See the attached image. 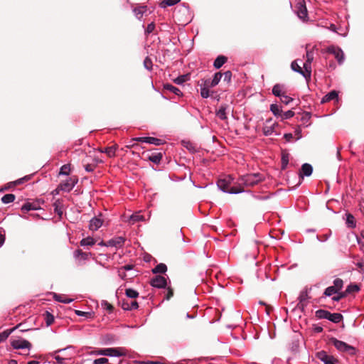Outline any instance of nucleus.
<instances>
[{
  "mask_svg": "<svg viewBox=\"0 0 364 364\" xmlns=\"http://www.w3.org/2000/svg\"><path fill=\"white\" fill-rule=\"evenodd\" d=\"M144 65L145 68L147 69L148 70H151L152 61H151V60L149 57H146L144 59Z\"/></svg>",
  "mask_w": 364,
  "mask_h": 364,
  "instance_id": "47",
  "label": "nucleus"
},
{
  "mask_svg": "<svg viewBox=\"0 0 364 364\" xmlns=\"http://www.w3.org/2000/svg\"><path fill=\"white\" fill-rule=\"evenodd\" d=\"M306 298H307L306 294H304V293L301 294L299 297V304H301L303 301H304L306 299Z\"/></svg>",
  "mask_w": 364,
  "mask_h": 364,
  "instance_id": "60",
  "label": "nucleus"
},
{
  "mask_svg": "<svg viewBox=\"0 0 364 364\" xmlns=\"http://www.w3.org/2000/svg\"><path fill=\"white\" fill-rule=\"evenodd\" d=\"M313 171V168L311 165L309 164H304L301 166V169L300 171V177L303 178L304 176H309L311 175Z\"/></svg>",
  "mask_w": 364,
  "mask_h": 364,
  "instance_id": "15",
  "label": "nucleus"
},
{
  "mask_svg": "<svg viewBox=\"0 0 364 364\" xmlns=\"http://www.w3.org/2000/svg\"><path fill=\"white\" fill-rule=\"evenodd\" d=\"M29 179V176H25L23 178H21L20 179L16 180V181L13 182V185H18L21 184L24 181H27Z\"/></svg>",
  "mask_w": 364,
  "mask_h": 364,
  "instance_id": "58",
  "label": "nucleus"
},
{
  "mask_svg": "<svg viewBox=\"0 0 364 364\" xmlns=\"http://www.w3.org/2000/svg\"><path fill=\"white\" fill-rule=\"evenodd\" d=\"M294 115V112L291 110H288L284 113H282V119H287L293 117Z\"/></svg>",
  "mask_w": 364,
  "mask_h": 364,
  "instance_id": "46",
  "label": "nucleus"
},
{
  "mask_svg": "<svg viewBox=\"0 0 364 364\" xmlns=\"http://www.w3.org/2000/svg\"><path fill=\"white\" fill-rule=\"evenodd\" d=\"M70 168L69 164H65L60 168V174L68 176L70 173Z\"/></svg>",
  "mask_w": 364,
  "mask_h": 364,
  "instance_id": "45",
  "label": "nucleus"
},
{
  "mask_svg": "<svg viewBox=\"0 0 364 364\" xmlns=\"http://www.w3.org/2000/svg\"><path fill=\"white\" fill-rule=\"evenodd\" d=\"M12 346L15 349H30L31 348V344L26 340L18 339L12 342Z\"/></svg>",
  "mask_w": 364,
  "mask_h": 364,
  "instance_id": "10",
  "label": "nucleus"
},
{
  "mask_svg": "<svg viewBox=\"0 0 364 364\" xmlns=\"http://www.w3.org/2000/svg\"><path fill=\"white\" fill-rule=\"evenodd\" d=\"M289 154L283 152L282 155V169H285L289 164Z\"/></svg>",
  "mask_w": 364,
  "mask_h": 364,
  "instance_id": "38",
  "label": "nucleus"
},
{
  "mask_svg": "<svg viewBox=\"0 0 364 364\" xmlns=\"http://www.w3.org/2000/svg\"><path fill=\"white\" fill-rule=\"evenodd\" d=\"M346 224L349 228H355L356 227V222L354 216L350 213L346 214Z\"/></svg>",
  "mask_w": 364,
  "mask_h": 364,
  "instance_id": "19",
  "label": "nucleus"
},
{
  "mask_svg": "<svg viewBox=\"0 0 364 364\" xmlns=\"http://www.w3.org/2000/svg\"><path fill=\"white\" fill-rule=\"evenodd\" d=\"M200 95L203 98H208L210 96V91L208 87H204L200 89Z\"/></svg>",
  "mask_w": 364,
  "mask_h": 364,
  "instance_id": "49",
  "label": "nucleus"
},
{
  "mask_svg": "<svg viewBox=\"0 0 364 364\" xmlns=\"http://www.w3.org/2000/svg\"><path fill=\"white\" fill-rule=\"evenodd\" d=\"M337 291H340V290L342 289L343 287V282L341 279L337 278L334 279L333 281V286Z\"/></svg>",
  "mask_w": 364,
  "mask_h": 364,
  "instance_id": "42",
  "label": "nucleus"
},
{
  "mask_svg": "<svg viewBox=\"0 0 364 364\" xmlns=\"http://www.w3.org/2000/svg\"><path fill=\"white\" fill-rule=\"evenodd\" d=\"M72 348V346H68V347H67L65 348L58 349V350L54 351L53 353H50V355L51 356H53V358H55V360H56V362L58 364H63L65 359L64 358H62V357L59 356V355H55V354L58 353H60V352H62V351H63V350H66L68 348Z\"/></svg>",
  "mask_w": 364,
  "mask_h": 364,
  "instance_id": "24",
  "label": "nucleus"
},
{
  "mask_svg": "<svg viewBox=\"0 0 364 364\" xmlns=\"http://www.w3.org/2000/svg\"><path fill=\"white\" fill-rule=\"evenodd\" d=\"M314 60V53L312 50H306V60L309 63H312Z\"/></svg>",
  "mask_w": 364,
  "mask_h": 364,
  "instance_id": "56",
  "label": "nucleus"
},
{
  "mask_svg": "<svg viewBox=\"0 0 364 364\" xmlns=\"http://www.w3.org/2000/svg\"><path fill=\"white\" fill-rule=\"evenodd\" d=\"M179 1L180 0H163L160 4V6L164 9L167 6H172Z\"/></svg>",
  "mask_w": 364,
  "mask_h": 364,
  "instance_id": "35",
  "label": "nucleus"
},
{
  "mask_svg": "<svg viewBox=\"0 0 364 364\" xmlns=\"http://www.w3.org/2000/svg\"><path fill=\"white\" fill-rule=\"evenodd\" d=\"M296 14L299 18L304 21L308 16L306 6L301 3L298 4L296 7Z\"/></svg>",
  "mask_w": 364,
  "mask_h": 364,
  "instance_id": "13",
  "label": "nucleus"
},
{
  "mask_svg": "<svg viewBox=\"0 0 364 364\" xmlns=\"http://www.w3.org/2000/svg\"><path fill=\"white\" fill-rule=\"evenodd\" d=\"M329 314V311L326 310L319 309L316 311V316L318 318L327 319Z\"/></svg>",
  "mask_w": 364,
  "mask_h": 364,
  "instance_id": "39",
  "label": "nucleus"
},
{
  "mask_svg": "<svg viewBox=\"0 0 364 364\" xmlns=\"http://www.w3.org/2000/svg\"><path fill=\"white\" fill-rule=\"evenodd\" d=\"M101 215L98 217L92 218L90 221L89 228L92 231L97 230L103 224V220L101 218Z\"/></svg>",
  "mask_w": 364,
  "mask_h": 364,
  "instance_id": "9",
  "label": "nucleus"
},
{
  "mask_svg": "<svg viewBox=\"0 0 364 364\" xmlns=\"http://www.w3.org/2000/svg\"><path fill=\"white\" fill-rule=\"evenodd\" d=\"M53 298L55 299V301L64 304H69L73 301V299L67 298L65 295L57 294L55 293L53 294Z\"/></svg>",
  "mask_w": 364,
  "mask_h": 364,
  "instance_id": "22",
  "label": "nucleus"
},
{
  "mask_svg": "<svg viewBox=\"0 0 364 364\" xmlns=\"http://www.w3.org/2000/svg\"><path fill=\"white\" fill-rule=\"evenodd\" d=\"M221 77H222V74L220 72L216 73H215L213 78L210 81L207 80L205 82V83L208 87H213L219 83V82L221 80Z\"/></svg>",
  "mask_w": 364,
  "mask_h": 364,
  "instance_id": "16",
  "label": "nucleus"
},
{
  "mask_svg": "<svg viewBox=\"0 0 364 364\" xmlns=\"http://www.w3.org/2000/svg\"><path fill=\"white\" fill-rule=\"evenodd\" d=\"M36 209V208L31 203H29L24 204L21 208V210L25 212Z\"/></svg>",
  "mask_w": 364,
  "mask_h": 364,
  "instance_id": "52",
  "label": "nucleus"
},
{
  "mask_svg": "<svg viewBox=\"0 0 364 364\" xmlns=\"http://www.w3.org/2000/svg\"><path fill=\"white\" fill-rule=\"evenodd\" d=\"M127 355V350L124 348H104V355L109 357H122Z\"/></svg>",
  "mask_w": 364,
  "mask_h": 364,
  "instance_id": "5",
  "label": "nucleus"
},
{
  "mask_svg": "<svg viewBox=\"0 0 364 364\" xmlns=\"http://www.w3.org/2000/svg\"><path fill=\"white\" fill-rule=\"evenodd\" d=\"M54 321V317L52 314H50L49 312H46V322L47 326L51 325Z\"/></svg>",
  "mask_w": 364,
  "mask_h": 364,
  "instance_id": "50",
  "label": "nucleus"
},
{
  "mask_svg": "<svg viewBox=\"0 0 364 364\" xmlns=\"http://www.w3.org/2000/svg\"><path fill=\"white\" fill-rule=\"evenodd\" d=\"M164 89L167 91H169L172 93H174L177 96L182 95V92L178 87H176L171 84L164 85Z\"/></svg>",
  "mask_w": 364,
  "mask_h": 364,
  "instance_id": "23",
  "label": "nucleus"
},
{
  "mask_svg": "<svg viewBox=\"0 0 364 364\" xmlns=\"http://www.w3.org/2000/svg\"><path fill=\"white\" fill-rule=\"evenodd\" d=\"M122 306L123 309L128 311L136 309L138 308V303L136 301H131L130 302L128 301H124Z\"/></svg>",
  "mask_w": 364,
  "mask_h": 364,
  "instance_id": "17",
  "label": "nucleus"
},
{
  "mask_svg": "<svg viewBox=\"0 0 364 364\" xmlns=\"http://www.w3.org/2000/svg\"><path fill=\"white\" fill-rule=\"evenodd\" d=\"M154 28H155V24H154V23L151 22V23L148 24V26L145 30V33L149 34V33H152L154 31Z\"/></svg>",
  "mask_w": 364,
  "mask_h": 364,
  "instance_id": "54",
  "label": "nucleus"
},
{
  "mask_svg": "<svg viewBox=\"0 0 364 364\" xmlns=\"http://www.w3.org/2000/svg\"><path fill=\"white\" fill-rule=\"evenodd\" d=\"M108 361H109L108 359L106 358H100L95 359L92 363L93 364H105V363H107Z\"/></svg>",
  "mask_w": 364,
  "mask_h": 364,
  "instance_id": "55",
  "label": "nucleus"
},
{
  "mask_svg": "<svg viewBox=\"0 0 364 364\" xmlns=\"http://www.w3.org/2000/svg\"><path fill=\"white\" fill-rule=\"evenodd\" d=\"M227 61V58L223 55H219L214 61L213 65L215 68L219 69Z\"/></svg>",
  "mask_w": 364,
  "mask_h": 364,
  "instance_id": "26",
  "label": "nucleus"
},
{
  "mask_svg": "<svg viewBox=\"0 0 364 364\" xmlns=\"http://www.w3.org/2000/svg\"><path fill=\"white\" fill-rule=\"evenodd\" d=\"M284 138L287 140V141H291V139L293 138L292 134L288 133L284 134Z\"/></svg>",
  "mask_w": 364,
  "mask_h": 364,
  "instance_id": "62",
  "label": "nucleus"
},
{
  "mask_svg": "<svg viewBox=\"0 0 364 364\" xmlns=\"http://www.w3.org/2000/svg\"><path fill=\"white\" fill-rule=\"evenodd\" d=\"M311 63H309L308 61H306L304 63V74L305 75V76H304V77L306 79L310 77V76H311Z\"/></svg>",
  "mask_w": 364,
  "mask_h": 364,
  "instance_id": "30",
  "label": "nucleus"
},
{
  "mask_svg": "<svg viewBox=\"0 0 364 364\" xmlns=\"http://www.w3.org/2000/svg\"><path fill=\"white\" fill-rule=\"evenodd\" d=\"M337 293H338V291H337L333 286L327 287L324 291V295L326 296H331Z\"/></svg>",
  "mask_w": 364,
  "mask_h": 364,
  "instance_id": "43",
  "label": "nucleus"
},
{
  "mask_svg": "<svg viewBox=\"0 0 364 364\" xmlns=\"http://www.w3.org/2000/svg\"><path fill=\"white\" fill-rule=\"evenodd\" d=\"M279 124L277 122H273L272 119L266 120L262 131L265 136L279 135L280 132L278 130Z\"/></svg>",
  "mask_w": 364,
  "mask_h": 364,
  "instance_id": "4",
  "label": "nucleus"
},
{
  "mask_svg": "<svg viewBox=\"0 0 364 364\" xmlns=\"http://www.w3.org/2000/svg\"><path fill=\"white\" fill-rule=\"evenodd\" d=\"M331 343L335 348L341 353H346L350 355H354L356 354V348L343 341H339L336 338H332Z\"/></svg>",
  "mask_w": 364,
  "mask_h": 364,
  "instance_id": "3",
  "label": "nucleus"
},
{
  "mask_svg": "<svg viewBox=\"0 0 364 364\" xmlns=\"http://www.w3.org/2000/svg\"><path fill=\"white\" fill-rule=\"evenodd\" d=\"M148 8L146 6H139L133 9V12L138 19H141L144 14L146 15Z\"/></svg>",
  "mask_w": 364,
  "mask_h": 364,
  "instance_id": "14",
  "label": "nucleus"
},
{
  "mask_svg": "<svg viewBox=\"0 0 364 364\" xmlns=\"http://www.w3.org/2000/svg\"><path fill=\"white\" fill-rule=\"evenodd\" d=\"M227 108L226 105H221L216 112V116L222 119L225 120L227 119Z\"/></svg>",
  "mask_w": 364,
  "mask_h": 364,
  "instance_id": "20",
  "label": "nucleus"
},
{
  "mask_svg": "<svg viewBox=\"0 0 364 364\" xmlns=\"http://www.w3.org/2000/svg\"><path fill=\"white\" fill-rule=\"evenodd\" d=\"M166 284V279L163 276H156L151 280V285L156 288H164Z\"/></svg>",
  "mask_w": 364,
  "mask_h": 364,
  "instance_id": "8",
  "label": "nucleus"
},
{
  "mask_svg": "<svg viewBox=\"0 0 364 364\" xmlns=\"http://www.w3.org/2000/svg\"><path fill=\"white\" fill-rule=\"evenodd\" d=\"M326 52L333 55L339 64H342L344 61V53L343 50L337 46H330L326 48Z\"/></svg>",
  "mask_w": 364,
  "mask_h": 364,
  "instance_id": "6",
  "label": "nucleus"
},
{
  "mask_svg": "<svg viewBox=\"0 0 364 364\" xmlns=\"http://www.w3.org/2000/svg\"><path fill=\"white\" fill-rule=\"evenodd\" d=\"M272 93L277 97H281L284 93L282 92V86L279 84H276L272 88Z\"/></svg>",
  "mask_w": 364,
  "mask_h": 364,
  "instance_id": "33",
  "label": "nucleus"
},
{
  "mask_svg": "<svg viewBox=\"0 0 364 364\" xmlns=\"http://www.w3.org/2000/svg\"><path fill=\"white\" fill-rule=\"evenodd\" d=\"M144 216L140 215L139 213H136L133 215H132L129 218V222L132 224L135 223L136 222L144 220Z\"/></svg>",
  "mask_w": 364,
  "mask_h": 364,
  "instance_id": "34",
  "label": "nucleus"
},
{
  "mask_svg": "<svg viewBox=\"0 0 364 364\" xmlns=\"http://www.w3.org/2000/svg\"><path fill=\"white\" fill-rule=\"evenodd\" d=\"M338 92L336 91H331L322 98L321 102L325 103L331 100H338Z\"/></svg>",
  "mask_w": 364,
  "mask_h": 364,
  "instance_id": "18",
  "label": "nucleus"
},
{
  "mask_svg": "<svg viewBox=\"0 0 364 364\" xmlns=\"http://www.w3.org/2000/svg\"><path fill=\"white\" fill-rule=\"evenodd\" d=\"M124 238L122 237H116L107 241L106 246L121 247L124 243Z\"/></svg>",
  "mask_w": 364,
  "mask_h": 364,
  "instance_id": "12",
  "label": "nucleus"
},
{
  "mask_svg": "<svg viewBox=\"0 0 364 364\" xmlns=\"http://www.w3.org/2000/svg\"><path fill=\"white\" fill-rule=\"evenodd\" d=\"M86 171L87 172H92L93 171V167L92 165L87 164L85 167Z\"/></svg>",
  "mask_w": 364,
  "mask_h": 364,
  "instance_id": "64",
  "label": "nucleus"
},
{
  "mask_svg": "<svg viewBox=\"0 0 364 364\" xmlns=\"http://www.w3.org/2000/svg\"><path fill=\"white\" fill-rule=\"evenodd\" d=\"M148 159L151 162L159 164L162 159L161 153H153L148 156Z\"/></svg>",
  "mask_w": 364,
  "mask_h": 364,
  "instance_id": "27",
  "label": "nucleus"
},
{
  "mask_svg": "<svg viewBox=\"0 0 364 364\" xmlns=\"http://www.w3.org/2000/svg\"><path fill=\"white\" fill-rule=\"evenodd\" d=\"M95 240L90 237L84 238L80 241V245L82 246H88V245L92 246V245H95Z\"/></svg>",
  "mask_w": 364,
  "mask_h": 364,
  "instance_id": "40",
  "label": "nucleus"
},
{
  "mask_svg": "<svg viewBox=\"0 0 364 364\" xmlns=\"http://www.w3.org/2000/svg\"><path fill=\"white\" fill-rule=\"evenodd\" d=\"M233 178L231 176H226L218 181L217 186L222 191L230 194H237L244 191L242 187L231 186Z\"/></svg>",
  "mask_w": 364,
  "mask_h": 364,
  "instance_id": "1",
  "label": "nucleus"
},
{
  "mask_svg": "<svg viewBox=\"0 0 364 364\" xmlns=\"http://www.w3.org/2000/svg\"><path fill=\"white\" fill-rule=\"evenodd\" d=\"M117 148L115 146L107 147L105 149H102L101 152L106 153L109 157H113L115 156Z\"/></svg>",
  "mask_w": 364,
  "mask_h": 364,
  "instance_id": "28",
  "label": "nucleus"
},
{
  "mask_svg": "<svg viewBox=\"0 0 364 364\" xmlns=\"http://www.w3.org/2000/svg\"><path fill=\"white\" fill-rule=\"evenodd\" d=\"M316 237L319 241L325 242L328 239L329 235L326 234V235H322L321 237H319L318 236H317Z\"/></svg>",
  "mask_w": 364,
  "mask_h": 364,
  "instance_id": "61",
  "label": "nucleus"
},
{
  "mask_svg": "<svg viewBox=\"0 0 364 364\" xmlns=\"http://www.w3.org/2000/svg\"><path fill=\"white\" fill-rule=\"evenodd\" d=\"M291 68L294 71L302 75L303 76H305V75L304 74V70H302L300 65L298 63L297 60H294L291 63Z\"/></svg>",
  "mask_w": 364,
  "mask_h": 364,
  "instance_id": "29",
  "label": "nucleus"
},
{
  "mask_svg": "<svg viewBox=\"0 0 364 364\" xmlns=\"http://www.w3.org/2000/svg\"><path fill=\"white\" fill-rule=\"evenodd\" d=\"M15 198H16V196L14 194H11V193L6 194L1 198V202L4 204H8V203L14 202Z\"/></svg>",
  "mask_w": 364,
  "mask_h": 364,
  "instance_id": "31",
  "label": "nucleus"
},
{
  "mask_svg": "<svg viewBox=\"0 0 364 364\" xmlns=\"http://www.w3.org/2000/svg\"><path fill=\"white\" fill-rule=\"evenodd\" d=\"M270 110L274 116H281L282 113V109L276 104H272L270 106Z\"/></svg>",
  "mask_w": 364,
  "mask_h": 364,
  "instance_id": "36",
  "label": "nucleus"
},
{
  "mask_svg": "<svg viewBox=\"0 0 364 364\" xmlns=\"http://www.w3.org/2000/svg\"><path fill=\"white\" fill-rule=\"evenodd\" d=\"M359 287L357 285H349L346 289V293H350L351 291H358Z\"/></svg>",
  "mask_w": 364,
  "mask_h": 364,
  "instance_id": "57",
  "label": "nucleus"
},
{
  "mask_svg": "<svg viewBox=\"0 0 364 364\" xmlns=\"http://www.w3.org/2000/svg\"><path fill=\"white\" fill-rule=\"evenodd\" d=\"M188 79H189V77L188 75H180L178 77H176V79H174L173 82L177 85H182L183 83H184L185 82L188 80Z\"/></svg>",
  "mask_w": 364,
  "mask_h": 364,
  "instance_id": "41",
  "label": "nucleus"
},
{
  "mask_svg": "<svg viewBox=\"0 0 364 364\" xmlns=\"http://www.w3.org/2000/svg\"><path fill=\"white\" fill-rule=\"evenodd\" d=\"M7 337H8V333H6L5 332L0 333V342L4 341V339H6Z\"/></svg>",
  "mask_w": 364,
  "mask_h": 364,
  "instance_id": "63",
  "label": "nucleus"
},
{
  "mask_svg": "<svg viewBox=\"0 0 364 364\" xmlns=\"http://www.w3.org/2000/svg\"><path fill=\"white\" fill-rule=\"evenodd\" d=\"M167 270V267H166V265L163 264V263H160L159 264H157L154 269H153V272L156 274V273H161V274H163V273H165Z\"/></svg>",
  "mask_w": 364,
  "mask_h": 364,
  "instance_id": "32",
  "label": "nucleus"
},
{
  "mask_svg": "<svg viewBox=\"0 0 364 364\" xmlns=\"http://www.w3.org/2000/svg\"><path fill=\"white\" fill-rule=\"evenodd\" d=\"M77 182V179L75 178H69L61 182L58 188L65 192H70L74 188Z\"/></svg>",
  "mask_w": 364,
  "mask_h": 364,
  "instance_id": "7",
  "label": "nucleus"
},
{
  "mask_svg": "<svg viewBox=\"0 0 364 364\" xmlns=\"http://www.w3.org/2000/svg\"><path fill=\"white\" fill-rule=\"evenodd\" d=\"M90 255V253L83 252L80 250H78L75 252V257L77 258H80L83 260L87 259Z\"/></svg>",
  "mask_w": 364,
  "mask_h": 364,
  "instance_id": "37",
  "label": "nucleus"
},
{
  "mask_svg": "<svg viewBox=\"0 0 364 364\" xmlns=\"http://www.w3.org/2000/svg\"><path fill=\"white\" fill-rule=\"evenodd\" d=\"M263 176L259 173H251L242 176L240 178L239 187L241 185L245 186H253L263 180Z\"/></svg>",
  "mask_w": 364,
  "mask_h": 364,
  "instance_id": "2",
  "label": "nucleus"
},
{
  "mask_svg": "<svg viewBox=\"0 0 364 364\" xmlns=\"http://www.w3.org/2000/svg\"><path fill=\"white\" fill-rule=\"evenodd\" d=\"M54 207H55V211L57 213V214L59 215V216H61L62 214H63V210H61L60 208H59L57 202H55L54 203Z\"/></svg>",
  "mask_w": 364,
  "mask_h": 364,
  "instance_id": "59",
  "label": "nucleus"
},
{
  "mask_svg": "<svg viewBox=\"0 0 364 364\" xmlns=\"http://www.w3.org/2000/svg\"><path fill=\"white\" fill-rule=\"evenodd\" d=\"M317 357L320 359L324 364L327 363V362L331 361L333 359V358L331 355H328L325 351H320L317 354Z\"/></svg>",
  "mask_w": 364,
  "mask_h": 364,
  "instance_id": "25",
  "label": "nucleus"
},
{
  "mask_svg": "<svg viewBox=\"0 0 364 364\" xmlns=\"http://www.w3.org/2000/svg\"><path fill=\"white\" fill-rule=\"evenodd\" d=\"M92 355H104V348H97L89 353Z\"/></svg>",
  "mask_w": 364,
  "mask_h": 364,
  "instance_id": "51",
  "label": "nucleus"
},
{
  "mask_svg": "<svg viewBox=\"0 0 364 364\" xmlns=\"http://www.w3.org/2000/svg\"><path fill=\"white\" fill-rule=\"evenodd\" d=\"M125 294L127 297L131 298V299L136 298L139 295V293L133 289H126Z\"/></svg>",
  "mask_w": 364,
  "mask_h": 364,
  "instance_id": "44",
  "label": "nucleus"
},
{
  "mask_svg": "<svg viewBox=\"0 0 364 364\" xmlns=\"http://www.w3.org/2000/svg\"><path fill=\"white\" fill-rule=\"evenodd\" d=\"M336 295L333 296L332 297V299L334 301H339L341 299H343L345 296H346V293L344 292H339L336 294Z\"/></svg>",
  "mask_w": 364,
  "mask_h": 364,
  "instance_id": "53",
  "label": "nucleus"
},
{
  "mask_svg": "<svg viewBox=\"0 0 364 364\" xmlns=\"http://www.w3.org/2000/svg\"><path fill=\"white\" fill-rule=\"evenodd\" d=\"M343 319V316L338 313H331L329 312L327 320L332 321L335 323L341 322Z\"/></svg>",
  "mask_w": 364,
  "mask_h": 364,
  "instance_id": "21",
  "label": "nucleus"
},
{
  "mask_svg": "<svg viewBox=\"0 0 364 364\" xmlns=\"http://www.w3.org/2000/svg\"><path fill=\"white\" fill-rule=\"evenodd\" d=\"M280 100L285 105H289L291 101H293V99L291 97L286 95L285 94L280 97Z\"/></svg>",
  "mask_w": 364,
  "mask_h": 364,
  "instance_id": "48",
  "label": "nucleus"
},
{
  "mask_svg": "<svg viewBox=\"0 0 364 364\" xmlns=\"http://www.w3.org/2000/svg\"><path fill=\"white\" fill-rule=\"evenodd\" d=\"M134 140L141 142H145L150 144H154L156 146L162 144V140L160 139H157L155 137L146 136V137H139L134 139Z\"/></svg>",
  "mask_w": 364,
  "mask_h": 364,
  "instance_id": "11",
  "label": "nucleus"
}]
</instances>
